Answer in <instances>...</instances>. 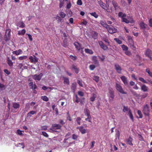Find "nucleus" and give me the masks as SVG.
<instances>
[{
	"mask_svg": "<svg viewBox=\"0 0 152 152\" xmlns=\"http://www.w3.org/2000/svg\"><path fill=\"white\" fill-rule=\"evenodd\" d=\"M59 15L60 16L61 18H64L66 15V14L62 12H61L59 13Z\"/></svg>",
	"mask_w": 152,
	"mask_h": 152,
	"instance_id": "c9c22d12",
	"label": "nucleus"
},
{
	"mask_svg": "<svg viewBox=\"0 0 152 152\" xmlns=\"http://www.w3.org/2000/svg\"><path fill=\"white\" fill-rule=\"evenodd\" d=\"M22 131L19 129H18L17 131V133L19 135L21 136H23V134L22 133Z\"/></svg>",
	"mask_w": 152,
	"mask_h": 152,
	"instance_id": "de8ad7c7",
	"label": "nucleus"
},
{
	"mask_svg": "<svg viewBox=\"0 0 152 152\" xmlns=\"http://www.w3.org/2000/svg\"><path fill=\"white\" fill-rule=\"evenodd\" d=\"M101 48L104 50H107L108 49L107 46L104 44L103 45H102Z\"/></svg>",
	"mask_w": 152,
	"mask_h": 152,
	"instance_id": "052dcab7",
	"label": "nucleus"
},
{
	"mask_svg": "<svg viewBox=\"0 0 152 152\" xmlns=\"http://www.w3.org/2000/svg\"><path fill=\"white\" fill-rule=\"evenodd\" d=\"M139 80L140 81H141L143 83H147V82L145 80L144 78H143L142 77H140L139 78Z\"/></svg>",
	"mask_w": 152,
	"mask_h": 152,
	"instance_id": "c03bdc74",
	"label": "nucleus"
},
{
	"mask_svg": "<svg viewBox=\"0 0 152 152\" xmlns=\"http://www.w3.org/2000/svg\"><path fill=\"white\" fill-rule=\"evenodd\" d=\"M121 48L124 51V52L128 49V47L124 45H121Z\"/></svg>",
	"mask_w": 152,
	"mask_h": 152,
	"instance_id": "f704fd0d",
	"label": "nucleus"
},
{
	"mask_svg": "<svg viewBox=\"0 0 152 152\" xmlns=\"http://www.w3.org/2000/svg\"><path fill=\"white\" fill-rule=\"evenodd\" d=\"M95 66L94 65L92 64L89 66V68L91 70H93L95 68Z\"/></svg>",
	"mask_w": 152,
	"mask_h": 152,
	"instance_id": "37998d69",
	"label": "nucleus"
},
{
	"mask_svg": "<svg viewBox=\"0 0 152 152\" xmlns=\"http://www.w3.org/2000/svg\"><path fill=\"white\" fill-rule=\"evenodd\" d=\"M109 102H111L113 99L114 97V92L113 91L110 90L109 91Z\"/></svg>",
	"mask_w": 152,
	"mask_h": 152,
	"instance_id": "6e6552de",
	"label": "nucleus"
},
{
	"mask_svg": "<svg viewBox=\"0 0 152 152\" xmlns=\"http://www.w3.org/2000/svg\"><path fill=\"white\" fill-rule=\"evenodd\" d=\"M63 46L64 47H66L68 46V44L67 42L65 40L64 41L63 44Z\"/></svg>",
	"mask_w": 152,
	"mask_h": 152,
	"instance_id": "680f3d73",
	"label": "nucleus"
},
{
	"mask_svg": "<svg viewBox=\"0 0 152 152\" xmlns=\"http://www.w3.org/2000/svg\"><path fill=\"white\" fill-rule=\"evenodd\" d=\"M36 113L35 111L32 110L29 112L27 114L26 117L27 118H30L31 115H33Z\"/></svg>",
	"mask_w": 152,
	"mask_h": 152,
	"instance_id": "412c9836",
	"label": "nucleus"
},
{
	"mask_svg": "<svg viewBox=\"0 0 152 152\" xmlns=\"http://www.w3.org/2000/svg\"><path fill=\"white\" fill-rule=\"evenodd\" d=\"M64 80V83L65 84L69 85V80L68 78L63 77Z\"/></svg>",
	"mask_w": 152,
	"mask_h": 152,
	"instance_id": "2f4dec72",
	"label": "nucleus"
},
{
	"mask_svg": "<svg viewBox=\"0 0 152 152\" xmlns=\"http://www.w3.org/2000/svg\"><path fill=\"white\" fill-rule=\"evenodd\" d=\"M92 60L94 64L96 65L97 66L99 65V62L96 56H93L92 58Z\"/></svg>",
	"mask_w": 152,
	"mask_h": 152,
	"instance_id": "f8f14e48",
	"label": "nucleus"
},
{
	"mask_svg": "<svg viewBox=\"0 0 152 152\" xmlns=\"http://www.w3.org/2000/svg\"><path fill=\"white\" fill-rule=\"evenodd\" d=\"M115 87L117 90L120 93L122 94H126V93L124 91L122 86L120 84L116 83Z\"/></svg>",
	"mask_w": 152,
	"mask_h": 152,
	"instance_id": "f03ea898",
	"label": "nucleus"
},
{
	"mask_svg": "<svg viewBox=\"0 0 152 152\" xmlns=\"http://www.w3.org/2000/svg\"><path fill=\"white\" fill-rule=\"evenodd\" d=\"M16 26L19 27L23 28L25 27V25L22 21H19L16 24Z\"/></svg>",
	"mask_w": 152,
	"mask_h": 152,
	"instance_id": "a211bd4d",
	"label": "nucleus"
},
{
	"mask_svg": "<svg viewBox=\"0 0 152 152\" xmlns=\"http://www.w3.org/2000/svg\"><path fill=\"white\" fill-rule=\"evenodd\" d=\"M116 41L118 44H121L122 43V42L120 40L118 39H117V38H115L114 39Z\"/></svg>",
	"mask_w": 152,
	"mask_h": 152,
	"instance_id": "bf43d9fd",
	"label": "nucleus"
},
{
	"mask_svg": "<svg viewBox=\"0 0 152 152\" xmlns=\"http://www.w3.org/2000/svg\"><path fill=\"white\" fill-rule=\"evenodd\" d=\"M87 117V118L85 119V120L86 121H88L90 122H91V116H88Z\"/></svg>",
	"mask_w": 152,
	"mask_h": 152,
	"instance_id": "a19ab883",
	"label": "nucleus"
},
{
	"mask_svg": "<svg viewBox=\"0 0 152 152\" xmlns=\"http://www.w3.org/2000/svg\"><path fill=\"white\" fill-rule=\"evenodd\" d=\"M76 83H73L72 84L71 88L72 90L75 91V89L76 88Z\"/></svg>",
	"mask_w": 152,
	"mask_h": 152,
	"instance_id": "4c0bfd02",
	"label": "nucleus"
},
{
	"mask_svg": "<svg viewBox=\"0 0 152 152\" xmlns=\"http://www.w3.org/2000/svg\"><path fill=\"white\" fill-rule=\"evenodd\" d=\"M17 146H20V145H21L22 146V148H24L25 146H24V144L23 143V142H22V143H19L18 144H17Z\"/></svg>",
	"mask_w": 152,
	"mask_h": 152,
	"instance_id": "13d9d810",
	"label": "nucleus"
},
{
	"mask_svg": "<svg viewBox=\"0 0 152 152\" xmlns=\"http://www.w3.org/2000/svg\"><path fill=\"white\" fill-rule=\"evenodd\" d=\"M133 140L132 138L130 137H129L128 138L126 139V142L129 145L132 146L133 144L132 143Z\"/></svg>",
	"mask_w": 152,
	"mask_h": 152,
	"instance_id": "ddd939ff",
	"label": "nucleus"
},
{
	"mask_svg": "<svg viewBox=\"0 0 152 152\" xmlns=\"http://www.w3.org/2000/svg\"><path fill=\"white\" fill-rule=\"evenodd\" d=\"M123 111L124 112L128 111V115H129V117L132 120V121H133V115L131 112V110L129 108H128V107H126L124 106V108L123 109Z\"/></svg>",
	"mask_w": 152,
	"mask_h": 152,
	"instance_id": "39448f33",
	"label": "nucleus"
},
{
	"mask_svg": "<svg viewBox=\"0 0 152 152\" xmlns=\"http://www.w3.org/2000/svg\"><path fill=\"white\" fill-rule=\"evenodd\" d=\"M34 62L36 63L38 61V58L35 56L34 55Z\"/></svg>",
	"mask_w": 152,
	"mask_h": 152,
	"instance_id": "6e6d98bb",
	"label": "nucleus"
},
{
	"mask_svg": "<svg viewBox=\"0 0 152 152\" xmlns=\"http://www.w3.org/2000/svg\"><path fill=\"white\" fill-rule=\"evenodd\" d=\"M142 112L145 116H149V110L148 105L146 104L143 106Z\"/></svg>",
	"mask_w": 152,
	"mask_h": 152,
	"instance_id": "20e7f679",
	"label": "nucleus"
},
{
	"mask_svg": "<svg viewBox=\"0 0 152 152\" xmlns=\"http://www.w3.org/2000/svg\"><path fill=\"white\" fill-rule=\"evenodd\" d=\"M77 4L79 5H81L82 4V2L81 0H77Z\"/></svg>",
	"mask_w": 152,
	"mask_h": 152,
	"instance_id": "4d7b16f0",
	"label": "nucleus"
},
{
	"mask_svg": "<svg viewBox=\"0 0 152 152\" xmlns=\"http://www.w3.org/2000/svg\"><path fill=\"white\" fill-rule=\"evenodd\" d=\"M78 138V136L74 134L72 136V138L73 140H76Z\"/></svg>",
	"mask_w": 152,
	"mask_h": 152,
	"instance_id": "0e129e2a",
	"label": "nucleus"
},
{
	"mask_svg": "<svg viewBox=\"0 0 152 152\" xmlns=\"http://www.w3.org/2000/svg\"><path fill=\"white\" fill-rule=\"evenodd\" d=\"M112 3L115 9H116L118 7L117 3L115 1H112Z\"/></svg>",
	"mask_w": 152,
	"mask_h": 152,
	"instance_id": "5fc2aeb1",
	"label": "nucleus"
},
{
	"mask_svg": "<svg viewBox=\"0 0 152 152\" xmlns=\"http://www.w3.org/2000/svg\"><path fill=\"white\" fill-rule=\"evenodd\" d=\"M118 16L121 18V21L126 23H133L134 21L131 15L127 16L126 15L121 12L119 13Z\"/></svg>",
	"mask_w": 152,
	"mask_h": 152,
	"instance_id": "f257e3e1",
	"label": "nucleus"
},
{
	"mask_svg": "<svg viewBox=\"0 0 152 152\" xmlns=\"http://www.w3.org/2000/svg\"><path fill=\"white\" fill-rule=\"evenodd\" d=\"M62 127V126L59 124H53L52 127L49 129V130L53 132H56V129H60Z\"/></svg>",
	"mask_w": 152,
	"mask_h": 152,
	"instance_id": "423d86ee",
	"label": "nucleus"
},
{
	"mask_svg": "<svg viewBox=\"0 0 152 152\" xmlns=\"http://www.w3.org/2000/svg\"><path fill=\"white\" fill-rule=\"evenodd\" d=\"M41 99L44 101H45V102H47L48 101V100H49V99L48 98V97L45 96H42L41 97Z\"/></svg>",
	"mask_w": 152,
	"mask_h": 152,
	"instance_id": "e433bc0d",
	"label": "nucleus"
},
{
	"mask_svg": "<svg viewBox=\"0 0 152 152\" xmlns=\"http://www.w3.org/2000/svg\"><path fill=\"white\" fill-rule=\"evenodd\" d=\"M128 39L129 41V42H131V44H133V42L132 38L131 36H129L128 37Z\"/></svg>",
	"mask_w": 152,
	"mask_h": 152,
	"instance_id": "e2e57ef3",
	"label": "nucleus"
},
{
	"mask_svg": "<svg viewBox=\"0 0 152 152\" xmlns=\"http://www.w3.org/2000/svg\"><path fill=\"white\" fill-rule=\"evenodd\" d=\"M149 25L151 27H152V19H150L149 20Z\"/></svg>",
	"mask_w": 152,
	"mask_h": 152,
	"instance_id": "774afa93",
	"label": "nucleus"
},
{
	"mask_svg": "<svg viewBox=\"0 0 152 152\" xmlns=\"http://www.w3.org/2000/svg\"><path fill=\"white\" fill-rule=\"evenodd\" d=\"M84 112L85 115L87 116H91L90 114V111L88 109L86 108L85 109Z\"/></svg>",
	"mask_w": 152,
	"mask_h": 152,
	"instance_id": "b1692460",
	"label": "nucleus"
},
{
	"mask_svg": "<svg viewBox=\"0 0 152 152\" xmlns=\"http://www.w3.org/2000/svg\"><path fill=\"white\" fill-rule=\"evenodd\" d=\"M85 51L86 53L90 54H92L93 53V51L92 50L89 49H85Z\"/></svg>",
	"mask_w": 152,
	"mask_h": 152,
	"instance_id": "cd10ccee",
	"label": "nucleus"
},
{
	"mask_svg": "<svg viewBox=\"0 0 152 152\" xmlns=\"http://www.w3.org/2000/svg\"><path fill=\"white\" fill-rule=\"evenodd\" d=\"M11 30L10 29L6 30L4 35V40L6 41H7L10 40L11 37Z\"/></svg>",
	"mask_w": 152,
	"mask_h": 152,
	"instance_id": "7ed1b4c3",
	"label": "nucleus"
},
{
	"mask_svg": "<svg viewBox=\"0 0 152 152\" xmlns=\"http://www.w3.org/2000/svg\"><path fill=\"white\" fill-rule=\"evenodd\" d=\"M139 25L141 28L143 30H145V29L146 28L148 27V25L142 21L140 22Z\"/></svg>",
	"mask_w": 152,
	"mask_h": 152,
	"instance_id": "dca6fc26",
	"label": "nucleus"
},
{
	"mask_svg": "<svg viewBox=\"0 0 152 152\" xmlns=\"http://www.w3.org/2000/svg\"><path fill=\"white\" fill-rule=\"evenodd\" d=\"M7 63L8 65L10 67H12L13 66V63L9 58H7Z\"/></svg>",
	"mask_w": 152,
	"mask_h": 152,
	"instance_id": "7c9ffc66",
	"label": "nucleus"
},
{
	"mask_svg": "<svg viewBox=\"0 0 152 152\" xmlns=\"http://www.w3.org/2000/svg\"><path fill=\"white\" fill-rule=\"evenodd\" d=\"M145 55L150 58L151 60H152V51L149 49H148L145 53Z\"/></svg>",
	"mask_w": 152,
	"mask_h": 152,
	"instance_id": "9d476101",
	"label": "nucleus"
},
{
	"mask_svg": "<svg viewBox=\"0 0 152 152\" xmlns=\"http://www.w3.org/2000/svg\"><path fill=\"white\" fill-rule=\"evenodd\" d=\"M74 45L78 50H80L81 49H83V48H81V45L77 42H75L74 43Z\"/></svg>",
	"mask_w": 152,
	"mask_h": 152,
	"instance_id": "f3484780",
	"label": "nucleus"
},
{
	"mask_svg": "<svg viewBox=\"0 0 152 152\" xmlns=\"http://www.w3.org/2000/svg\"><path fill=\"white\" fill-rule=\"evenodd\" d=\"M120 135V132L118 130L116 133V137L118 138V139H119Z\"/></svg>",
	"mask_w": 152,
	"mask_h": 152,
	"instance_id": "3c124183",
	"label": "nucleus"
},
{
	"mask_svg": "<svg viewBox=\"0 0 152 152\" xmlns=\"http://www.w3.org/2000/svg\"><path fill=\"white\" fill-rule=\"evenodd\" d=\"M59 122L60 124L61 125H64L65 124V122L62 119H60V120H59Z\"/></svg>",
	"mask_w": 152,
	"mask_h": 152,
	"instance_id": "338daca9",
	"label": "nucleus"
},
{
	"mask_svg": "<svg viewBox=\"0 0 152 152\" xmlns=\"http://www.w3.org/2000/svg\"><path fill=\"white\" fill-rule=\"evenodd\" d=\"M22 53L23 51L20 49H19L18 50L13 51L12 52V53L13 54H16V55H18L20 54H21Z\"/></svg>",
	"mask_w": 152,
	"mask_h": 152,
	"instance_id": "5701e85b",
	"label": "nucleus"
},
{
	"mask_svg": "<svg viewBox=\"0 0 152 152\" xmlns=\"http://www.w3.org/2000/svg\"><path fill=\"white\" fill-rule=\"evenodd\" d=\"M99 3L100 6L103 9H105L106 7V5L102 1H99Z\"/></svg>",
	"mask_w": 152,
	"mask_h": 152,
	"instance_id": "393cba45",
	"label": "nucleus"
},
{
	"mask_svg": "<svg viewBox=\"0 0 152 152\" xmlns=\"http://www.w3.org/2000/svg\"><path fill=\"white\" fill-rule=\"evenodd\" d=\"M141 89L143 92H147L148 90V87L145 85H143L141 86Z\"/></svg>",
	"mask_w": 152,
	"mask_h": 152,
	"instance_id": "6ab92c4d",
	"label": "nucleus"
},
{
	"mask_svg": "<svg viewBox=\"0 0 152 152\" xmlns=\"http://www.w3.org/2000/svg\"><path fill=\"white\" fill-rule=\"evenodd\" d=\"M26 32V30L25 29H23L22 30L19 31L18 32V34L19 35H24Z\"/></svg>",
	"mask_w": 152,
	"mask_h": 152,
	"instance_id": "bb28decb",
	"label": "nucleus"
},
{
	"mask_svg": "<svg viewBox=\"0 0 152 152\" xmlns=\"http://www.w3.org/2000/svg\"><path fill=\"white\" fill-rule=\"evenodd\" d=\"M125 54L128 56H130L132 55V53L131 52L129 51L128 50H127L126 51L124 52Z\"/></svg>",
	"mask_w": 152,
	"mask_h": 152,
	"instance_id": "58836bf2",
	"label": "nucleus"
},
{
	"mask_svg": "<svg viewBox=\"0 0 152 152\" xmlns=\"http://www.w3.org/2000/svg\"><path fill=\"white\" fill-rule=\"evenodd\" d=\"M145 71L150 76L152 77V72L150 71V69L148 68L146 69Z\"/></svg>",
	"mask_w": 152,
	"mask_h": 152,
	"instance_id": "72a5a7b5",
	"label": "nucleus"
},
{
	"mask_svg": "<svg viewBox=\"0 0 152 152\" xmlns=\"http://www.w3.org/2000/svg\"><path fill=\"white\" fill-rule=\"evenodd\" d=\"M90 14L92 16L96 18H97L98 17V15L96 14V13L95 12L91 13Z\"/></svg>",
	"mask_w": 152,
	"mask_h": 152,
	"instance_id": "ea45409f",
	"label": "nucleus"
},
{
	"mask_svg": "<svg viewBox=\"0 0 152 152\" xmlns=\"http://www.w3.org/2000/svg\"><path fill=\"white\" fill-rule=\"evenodd\" d=\"M137 114L139 116V118H141L142 117V114L140 110H138L137 111Z\"/></svg>",
	"mask_w": 152,
	"mask_h": 152,
	"instance_id": "8fccbe9b",
	"label": "nucleus"
},
{
	"mask_svg": "<svg viewBox=\"0 0 152 152\" xmlns=\"http://www.w3.org/2000/svg\"><path fill=\"white\" fill-rule=\"evenodd\" d=\"M75 98L74 99V100L77 103H78L80 102V101L83 98H79L77 96V95H76L75 96Z\"/></svg>",
	"mask_w": 152,
	"mask_h": 152,
	"instance_id": "a878e982",
	"label": "nucleus"
},
{
	"mask_svg": "<svg viewBox=\"0 0 152 152\" xmlns=\"http://www.w3.org/2000/svg\"><path fill=\"white\" fill-rule=\"evenodd\" d=\"M42 134L45 137H49L48 134L45 132H42Z\"/></svg>",
	"mask_w": 152,
	"mask_h": 152,
	"instance_id": "864d4df0",
	"label": "nucleus"
},
{
	"mask_svg": "<svg viewBox=\"0 0 152 152\" xmlns=\"http://www.w3.org/2000/svg\"><path fill=\"white\" fill-rule=\"evenodd\" d=\"M93 79L94 80L96 83L99 81V77L97 76H94L93 77Z\"/></svg>",
	"mask_w": 152,
	"mask_h": 152,
	"instance_id": "473e14b6",
	"label": "nucleus"
},
{
	"mask_svg": "<svg viewBox=\"0 0 152 152\" xmlns=\"http://www.w3.org/2000/svg\"><path fill=\"white\" fill-rule=\"evenodd\" d=\"M12 106L15 109L18 108L20 106V105L18 103L14 102L12 103Z\"/></svg>",
	"mask_w": 152,
	"mask_h": 152,
	"instance_id": "aec40b11",
	"label": "nucleus"
},
{
	"mask_svg": "<svg viewBox=\"0 0 152 152\" xmlns=\"http://www.w3.org/2000/svg\"><path fill=\"white\" fill-rule=\"evenodd\" d=\"M100 24L104 27L107 28L108 25L106 23L102 20L100 21Z\"/></svg>",
	"mask_w": 152,
	"mask_h": 152,
	"instance_id": "c85d7f7f",
	"label": "nucleus"
},
{
	"mask_svg": "<svg viewBox=\"0 0 152 152\" xmlns=\"http://www.w3.org/2000/svg\"><path fill=\"white\" fill-rule=\"evenodd\" d=\"M27 57L26 56H20L19 57V59L20 60H22L23 59H25L27 58Z\"/></svg>",
	"mask_w": 152,
	"mask_h": 152,
	"instance_id": "603ef678",
	"label": "nucleus"
},
{
	"mask_svg": "<svg viewBox=\"0 0 152 152\" xmlns=\"http://www.w3.org/2000/svg\"><path fill=\"white\" fill-rule=\"evenodd\" d=\"M81 118L80 117H78L76 119V121L77 122V123L78 125H80V121H81Z\"/></svg>",
	"mask_w": 152,
	"mask_h": 152,
	"instance_id": "49530a36",
	"label": "nucleus"
},
{
	"mask_svg": "<svg viewBox=\"0 0 152 152\" xmlns=\"http://www.w3.org/2000/svg\"><path fill=\"white\" fill-rule=\"evenodd\" d=\"M110 34L115 33L116 32L117 29L112 26H108L107 28Z\"/></svg>",
	"mask_w": 152,
	"mask_h": 152,
	"instance_id": "0eeeda50",
	"label": "nucleus"
},
{
	"mask_svg": "<svg viewBox=\"0 0 152 152\" xmlns=\"http://www.w3.org/2000/svg\"><path fill=\"white\" fill-rule=\"evenodd\" d=\"M77 129H79L80 132L82 134H84L86 132V130L83 129V126H81L80 127H77Z\"/></svg>",
	"mask_w": 152,
	"mask_h": 152,
	"instance_id": "4be33fe9",
	"label": "nucleus"
},
{
	"mask_svg": "<svg viewBox=\"0 0 152 152\" xmlns=\"http://www.w3.org/2000/svg\"><path fill=\"white\" fill-rule=\"evenodd\" d=\"M29 86L30 87V88L32 89L33 90H34V84L33 82H30L29 84Z\"/></svg>",
	"mask_w": 152,
	"mask_h": 152,
	"instance_id": "69168bd1",
	"label": "nucleus"
},
{
	"mask_svg": "<svg viewBox=\"0 0 152 152\" xmlns=\"http://www.w3.org/2000/svg\"><path fill=\"white\" fill-rule=\"evenodd\" d=\"M98 57L102 61H103L105 58V56L103 55H102V57L98 56Z\"/></svg>",
	"mask_w": 152,
	"mask_h": 152,
	"instance_id": "79ce46f5",
	"label": "nucleus"
},
{
	"mask_svg": "<svg viewBox=\"0 0 152 152\" xmlns=\"http://www.w3.org/2000/svg\"><path fill=\"white\" fill-rule=\"evenodd\" d=\"M141 57L138 54H137L135 57V59L137 61L140 60Z\"/></svg>",
	"mask_w": 152,
	"mask_h": 152,
	"instance_id": "09e8293b",
	"label": "nucleus"
},
{
	"mask_svg": "<svg viewBox=\"0 0 152 152\" xmlns=\"http://www.w3.org/2000/svg\"><path fill=\"white\" fill-rule=\"evenodd\" d=\"M121 79L125 85H128V82L127 78L125 76H122L120 77Z\"/></svg>",
	"mask_w": 152,
	"mask_h": 152,
	"instance_id": "4468645a",
	"label": "nucleus"
},
{
	"mask_svg": "<svg viewBox=\"0 0 152 152\" xmlns=\"http://www.w3.org/2000/svg\"><path fill=\"white\" fill-rule=\"evenodd\" d=\"M96 94L94 93H93L92 94V96L90 98L91 101L94 102V101L95 99L96 98Z\"/></svg>",
	"mask_w": 152,
	"mask_h": 152,
	"instance_id": "c756f323",
	"label": "nucleus"
},
{
	"mask_svg": "<svg viewBox=\"0 0 152 152\" xmlns=\"http://www.w3.org/2000/svg\"><path fill=\"white\" fill-rule=\"evenodd\" d=\"M70 69L72 70H74L76 74H77L79 72L78 68H77L76 66L74 64L72 65V67L70 68Z\"/></svg>",
	"mask_w": 152,
	"mask_h": 152,
	"instance_id": "2eb2a0df",
	"label": "nucleus"
},
{
	"mask_svg": "<svg viewBox=\"0 0 152 152\" xmlns=\"http://www.w3.org/2000/svg\"><path fill=\"white\" fill-rule=\"evenodd\" d=\"M114 66L115 69L116 70L117 72L118 73H121L122 69L120 66L118 64H115Z\"/></svg>",
	"mask_w": 152,
	"mask_h": 152,
	"instance_id": "9b49d317",
	"label": "nucleus"
},
{
	"mask_svg": "<svg viewBox=\"0 0 152 152\" xmlns=\"http://www.w3.org/2000/svg\"><path fill=\"white\" fill-rule=\"evenodd\" d=\"M43 76V74L42 73H40L39 75H33L32 76V78L35 80H37L39 81L40 80L42 77Z\"/></svg>",
	"mask_w": 152,
	"mask_h": 152,
	"instance_id": "1a4fd4ad",
	"label": "nucleus"
},
{
	"mask_svg": "<svg viewBox=\"0 0 152 152\" xmlns=\"http://www.w3.org/2000/svg\"><path fill=\"white\" fill-rule=\"evenodd\" d=\"M55 18L59 22H61L62 19L61 17L58 15H56L55 17Z\"/></svg>",
	"mask_w": 152,
	"mask_h": 152,
	"instance_id": "a18cd8bd",
	"label": "nucleus"
}]
</instances>
